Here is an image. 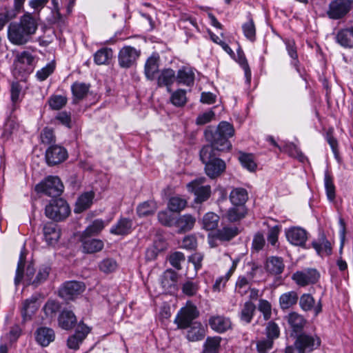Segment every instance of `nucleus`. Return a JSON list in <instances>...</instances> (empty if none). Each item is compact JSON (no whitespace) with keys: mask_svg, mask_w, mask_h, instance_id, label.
Here are the masks:
<instances>
[{"mask_svg":"<svg viewBox=\"0 0 353 353\" xmlns=\"http://www.w3.org/2000/svg\"><path fill=\"white\" fill-rule=\"evenodd\" d=\"M80 241L85 253L92 254L99 252L103 248V242L101 240L92 239V236L81 235Z\"/></svg>","mask_w":353,"mask_h":353,"instance_id":"2eb2a0df","label":"nucleus"},{"mask_svg":"<svg viewBox=\"0 0 353 353\" xmlns=\"http://www.w3.org/2000/svg\"><path fill=\"white\" fill-rule=\"evenodd\" d=\"M70 214V208L65 200L62 198L52 199L46 206V216L54 221H61Z\"/></svg>","mask_w":353,"mask_h":353,"instance_id":"7ed1b4c3","label":"nucleus"},{"mask_svg":"<svg viewBox=\"0 0 353 353\" xmlns=\"http://www.w3.org/2000/svg\"><path fill=\"white\" fill-rule=\"evenodd\" d=\"M220 336L208 337L203 345V353H219Z\"/></svg>","mask_w":353,"mask_h":353,"instance_id":"79ce46f5","label":"nucleus"},{"mask_svg":"<svg viewBox=\"0 0 353 353\" xmlns=\"http://www.w3.org/2000/svg\"><path fill=\"white\" fill-rule=\"evenodd\" d=\"M245 205H234L227 212V218L230 222H236L244 218L246 214Z\"/></svg>","mask_w":353,"mask_h":353,"instance_id":"a19ab883","label":"nucleus"},{"mask_svg":"<svg viewBox=\"0 0 353 353\" xmlns=\"http://www.w3.org/2000/svg\"><path fill=\"white\" fill-rule=\"evenodd\" d=\"M312 247L316 250V252L321 255L325 253L330 255L332 252L330 243L325 239L324 234H322L319 239V242H313Z\"/></svg>","mask_w":353,"mask_h":353,"instance_id":"a18cd8bd","label":"nucleus"},{"mask_svg":"<svg viewBox=\"0 0 353 353\" xmlns=\"http://www.w3.org/2000/svg\"><path fill=\"white\" fill-rule=\"evenodd\" d=\"M286 237L292 245L303 246L307 239V232L299 227H293L286 232Z\"/></svg>","mask_w":353,"mask_h":353,"instance_id":"4468645a","label":"nucleus"},{"mask_svg":"<svg viewBox=\"0 0 353 353\" xmlns=\"http://www.w3.org/2000/svg\"><path fill=\"white\" fill-rule=\"evenodd\" d=\"M205 181L204 177H200L187 185L188 191L194 194L196 203L205 201L211 195V187L209 185H204Z\"/></svg>","mask_w":353,"mask_h":353,"instance_id":"0eeeda50","label":"nucleus"},{"mask_svg":"<svg viewBox=\"0 0 353 353\" xmlns=\"http://www.w3.org/2000/svg\"><path fill=\"white\" fill-rule=\"evenodd\" d=\"M38 28L36 19L26 12L19 22H12L8 27V38L14 45L22 46L27 43L34 34Z\"/></svg>","mask_w":353,"mask_h":353,"instance_id":"f257e3e1","label":"nucleus"},{"mask_svg":"<svg viewBox=\"0 0 353 353\" xmlns=\"http://www.w3.org/2000/svg\"><path fill=\"white\" fill-rule=\"evenodd\" d=\"M299 300V295L295 291H290L281 294L279 297V304L283 310L289 309L296 305Z\"/></svg>","mask_w":353,"mask_h":353,"instance_id":"473e14b6","label":"nucleus"},{"mask_svg":"<svg viewBox=\"0 0 353 353\" xmlns=\"http://www.w3.org/2000/svg\"><path fill=\"white\" fill-rule=\"evenodd\" d=\"M93 197L92 192H85L81 195L76 203L74 212L79 213L88 208L92 203Z\"/></svg>","mask_w":353,"mask_h":353,"instance_id":"ea45409f","label":"nucleus"},{"mask_svg":"<svg viewBox=\"0 0 353 353\" xmlns=\"http://www.w3.org/2000/svg\"><path fill=\"white\" fill-rule=\"evenodd\" d=\"M159 56L158 54H152L150 57L145 64V74L148 79L153 80L155 74L159 71Z\"/></svg>","mask_w":353,"mask_h":353,"instance_id":"bb28decb","label":"nucleus"},{"mask_svg":"<svg viewBox=\"0 0 353 353\" xmlns=\"http://www.w3.org/2000/svg\"><path fill=\"white\" fill-rule=\"evenodd\" d=\"M50 271L51 268L49 265H41L39 268L36 276H34V279L30 281L31 285H33L34 288H37L39 285H40L41 283H43L48 279Z\"/></svg>","mask_w":353,"mask_h":353,"instance_id":"4c0bfd02","label":"nucleus"},{"mask_svg":"<svg viewBox=\"0 0 353 353\" xmlns=\"http://www.w3.org/2000/svg\"><path fill=\"white\" fill-rule=\"evenodd\" d=\"M234 134L233 125L227 121H221L216 128L208 127L204 132L207 141L221 151H227L232 148L228 139Z\"/></svg>","mask_w":353,"mask_h":353,"instance_id":"f03ea898","label":"nucleus"},{"mask_svg":"<svg viewBox=\"0 0 353 353\" xmlns=\"http://www.w3.org/2000/svg\"><path fill=\"white\" fill-rule=\"evenodd\" d=\"M219 216L214 212L206 213L202 220L203 228L206 230H212L217 228Z\"/></svg>","mask_w":353,"mask_h":353,"instance_id":"c03bdc74","label":"nucleus"},{"mask_svg":"<svg viewBox=\"0 0 353 353\" xmlns=\"http://www.w3.org/2000/svg\"><path fill=\"white\" fill-rule=\"evenodd\" d=\"M221 150H216L212 145H204L200 151V159L203 163L212 162L214 159H220L217 157Z\"/></svg>","mask_w":353,"mask_h":353,"instance_id":"c85d7f7f","label":"nucleus"},{"mask_svg":"<svg viewBox=\"0 0 353 353\" xmlns=\"http://www.w3.org/2000/svg\"><path fill=\"white\" fill-rule=\"evenodd\" d=\"M336 42L344 48L353 47V34L349 28L339 30L335 37Z\"/></svg>","mask_w":353,"mask_h":353,"instance_id":"72a5a7b5","label":"nucleus"},{"mask_svg":"<svg viewBox=\"0 0 353 353\" xmlns=\"http://www.w3.org/2000/svg\"><path fill=\"white\" fill-rule=\"evenodd\" d=\"M266 270L272 274H280L284 269V264L282 258L272 256L267 259L265 263Z\"/></svg>","mask_w":353,"mask_h":353,"instance_id":"cd10ccee","label":"nucleus"},{"mask_svg":"<svg viewBox=\"0 0 353 353\" xmlns=\"http://www.w3.org/2000/svg\"><path fill=\"white\" fill-rule=\"evenodd\" d=\"M170 101L175 106H183L187 101L185 91L182 89H179L174 92L170 97Z\"/></svg>","mask_w":353,"mask_h":353,"instance_id":"864d4df0","label":"nucleus"},{"mask_svg":"<svg viewBox=\"0 0 353 353\" xmlns=\"http://www.w3.org/2000/svg\"><path fill=\"white\" fill-rule=\"evenodd\" d=\"M199 312L196 306L192 304H187L178 312L174 323L179 329H185L190 326L192 321L199 316Z\"/></svg>","mask_w":353,"mask_h":353,"instance_id":"423d86ee","label":"nucleus"},{"mask_svg":"<svg viewBox=\"0 0 353 353\" xmlns=\"http://www.w3.org/2000/svg\"><path fill=\"white\" fill-rule=\"evenodd\" d=\"M204 164L205 173L211 179L216 178L225 170V163L221 159Z\"/></svg>","mask_w":353,"mask_h":353,"instance_id":"4be33fe9","label":"nucleus"},{"mask_svg":"<svg viewBox=\"0 0 353 353\" xmlns=\"http://www.w3.org/2000/svg\"><path fill=\"white\" fill-rule=\"evenodd\" d=\"M286 319L293 332L296 334L303 333L306 320L302 315L296 312H292L286 316Z\"/></svg>","mask_w":353,"mask_h":353,"instance_id":"412c9836","label":"nucleus"},{"mask_svg":"<svg viewBox=\"0 0 353 353\" xmlns=\"http://www.w3.org/2000/svg\"><path fill=\"white\" fill-rule=\"evenodd\" d=\"M90 85L85 83L75 82L72 85L71 90L74 97L73 101L77 103L82 100L88 94Z\"/></svg>","mask_w":353,"mask_h":353,"instance_id":"f704fd0d","label":"nucleus"},{"mask_svg":"<svg viewBox=\"0 0 353 353\" xmlns=\"http://www.w3.org/2000/svg\"><path fill=\"white\" fill-rule=\"evenodd\" d=\"M17 58L19 63L26 64L28 66V68L27 69L30 72L32 71L34 66L37 63V59L31 52L28 51H23L19 54Z\"/></svg>","mask_w":353,"mask_h":353,"instance_id":"8fccbe9b","label":"nucleus"},{"mask_svg":"<svg viewBox=\"0 0 353 353\" xmlns=\"http://www.w3.org/2000/svg\"><path fill=\"white\" fill-rule=\"evenodd\" d=\"M273 344L274 341L266 337L256 341V350L259 353H267L272 348Z\"/></svg>","mask_w":353,"mask_h":353,"instance_id":"774afa93","label":"nucleus"},{"mask_svg":"<svg viewBox=\"0 0 353 353\" xmlns=\"http://www.w3.org/2000/svg\"><path fill=\"white\" fill-rule=\"evenodd\" d=\"M112 57V50L110 48H104L96 52L94 56V62L98 65L106 64Z\"/></svg>","mask_w":353,"mask_h":353,"instance_id":"de8ad7c7","label":"nucleus"},{"mask_svg":"<svg viewBox=\"0 0 353 353\" xmlns=\"http://www.w3.org/2000/svg\"><path fill=\"white\" fill-rule=\"evenodd\" d=\"M35 190L48 196L57 197L63 192V185L58 176H48L35 186Z\"/></svg>","mask_w":353,"mask_h":353,"instance_id":"39448f33","label":"nucleus"},{"mask_svg":"<svg viewBox=\"0 0 353 353\" xmlns=\"http://www.w3.org/2000/svg\"><path fill=\"white\" fill-rule=\"evenodd\" d=\"M67 97L63 95H52L48 99V104L51 109L59 110L67 103Z\"/></svg>","mask_w":353,"mask_h":353,"instance_id":"603ef678","label":"nucleus"},{"mask_svg":"<svg viewBox=\"0 0 353 353\" xmlns=\"http://www.w3.org/2000/svg\"><path fill=\"white\" fill-rule=\"evenodd\" d=\"M299 305L301 308L305 311H311L312 309L314 312V316H317L322 311V305L321 301L315 305V301L313 296L310 294H303L299 299Z\"/></svg>","mask_w":353,"mask_h":353,"instance_id":"dca6fc26","label":"nucleus"},{"mask_svg":"<svg viewBox=\"0 0 353 353\" xmlns=\"http://www.w3.org/2000/svg\"><path fill=\"white\" fill-rule=\"evenodd\" d=\"M159 221L165 226L171 227L174 225L175 218L168 211H161L158 213Z\"/></svg>","mask_w":353,"mask_h":353,"instance_id":"e2e57ef3","label":"nucleus"},{"mask_svg":"<svg viewBox=\"0 0 353 353\" xmlns=\"http://www.w3.org/2000/svg\"><path fill=\"white\" fill-rule=\"evenodd\" d=\"M140 55V52L131 46H124L119 51L118 59L121 67L128 68L132 66L137 58Z\"/></svg>","mask_w":353,"mask_h":353,"instance_id":"f8f14e48","label":"nucleus"},{"mask_svg":"<svg viewBox=\"0 0 353 353\" xmlns=\"http://www.w3.org/2000/svg\"><path fill=\"white\" fill-rule=\"evenodd\" d=\"M90 332V328L83 323L80 322L77 327L75 333L68 339V347L73 350L78 349L79 345L85 339Z\"/></svg>","mask_w":353,"mask_h":353,"instance_id":"ddd939ff","label":"nucleus"},{"mask_svg":"<svg viewBox=\"0 0 353 353\" xmlns=\"http://www.w3.org/2000/svg\"><path fill=\"white\" fill-rule=\"evenodd\" d=\"M34 335L37 342L43 347L48 346L55 338L54 330L46 327H39Z\"/></svg>","mask_w":353,"mask_h":353,"instance_id":"aec40b11","label":"nucleus"},{"mask_svg":"<svg viewBox=\"0 0 353 353\" xmlns=\"http://www.w3.org/2000/svg\"><path fill=\"white\" fill-rule=\"evenodd\" d=\"M40 139L42 143L50 145L55 143L56 137L52 129L45 128L40 134Z\"/></svg>","mask_w":353,"mask_h":353,"instance_id":"680f3d73","label":"nucleus"},{"mask_svg":"<svg viewBox=\"0 0 353 353\" xmlns=\"http://www.w3.org/2000/svg\"><path fill=\"white\" fill-rule=\"evenodd\" d=\"M175 79V72L172 69H163L161 71L160 74L157 78V85L159 87L166 86L168 91L171 92L170 87Z\"/></svg>","mask_w":353,"mask_h":353,"instance_id":"a878e982","label":"nucleus"},{"mask_svg":"<svg viewBox=\"0 0 353 353\" xmlns=\"http://www.w3.org/2000/svg\"><path fill=\"white\" fill-rule=\"evenodd\" d=\"M58 321L61 328L70 330L76 325L77 318L73 312L63 310L59 314Z\"/></svg>","mask_w":353,"mask_h":353,"instance_id":"393cba45","label":"nucleus"},{"mask_svg":"<svg viewBox=\"0 0 353 353\" xmlns=\"http://www.w3.org/2000/svg\"><path fill=\"white\" fill-rule=\"evenodd\" d=\"M101 271L108 274L115 271L117 268V263L115 260L112 259H103L99 265Z\"/></svg>","mask_w":353,"mask_h":353,"instance_id":"0e129e2a","label":"nucleus"},{"mask_svg":"<svg viewBox=\"0 0 353 353\" xmlns=\"http://www.w3.org/2000/svg\"><path fill=\"white\" fill-rule=\"evenodd\" d=\"M187 201L179 196H173L170 199L168 208L171 212H180L186 206Z\"/></svg>","mask_w":353,"mask_h":353,"instance_id":"5fc2aeb1","label":"nucleus"},{"mask_svg":"<svg viewBox=\"0 0 353 353\" xmlns=\"http://www.w3.org/2000/svg\"><path fill=\"white\" fill-rule=\"evenodd\" d=\"M195 219L190 214H184L175 219L174 225L179 232H184L192 229L195 223Z\"/></svg>","mask_w":353,"mask_h":353,"instance_id":"c756f323","label":"nucleus"},{"mask_svg":"<svg viewBox=\"0 0 353 353\" xmlns=\"http://www.w3.org/2000/svg\"><path fill=\"white\" fill-rule=\"evenodd\" d=\"M239 159L241 165L248 170L254 171L256 169V164L254 161L252 154L241 152Z\"/></svg>","mask_w":353,"mask_h":353,"instance_id":"6e6d98bb","label":"nucleus"},{"mask_svg":"<svg viewBox=\"0 0 353 353\" xmlns=\"http://www.w3.org/2000/svg\"><path fill=\"white\" fill-rule=\"evenodd\" d=\"M37 298L32 296L25 300L22 303L21 314L23 319L30 318L31 316L38 310L39 305Z\"/></svg>","mask_w":353,"mask_h":353,"instance_id":"7c9ffc66","label":"nucleus"},{"mask_svg":"<svg viewBox=\"0 0 353 353\" xmlns=\"http://www.w3.org/2000/svg\"><path fill=\"white\" fill-rule=\"evenodd\" d=\"M265 334L267 338L274 341L279 338L280 334V329L278 325L274 321H270L265 327Z\"/></svg>","mask_w":353,"mask_h":353,"instance_id":"338daca9","label":"nucleus"},{"mask_svg":"<svg viewBox=\"0 0 353 353\" xmlns=\"http://www.w3.org/2000/svg\"><path fill=\"white\" fill-rule=\"evenodd\" d=\"M176 80L180 84L191 86L194 84V73L191 69L183 68L178 71Z\"/></svg>","mask_w":353,"mask_h":353,"instance_id":"c9c22d12","label":"nucleus"},{"mask_svg":"<svg viewBox=\"0 0 353 353\" xmlns=\"http://www.w3.org/2000/svg\"><path fill=\"white\" fill-rule=\"evenodd\" d=\"M68 157L67 150L60 145L54 144L50 145L46 151L45 158L50 166L57 165L65 161Z\"/></svg>","mask_w":353,"mask_h":353,"instance_id":"6e6552de","label":"nucleus"},{"mask_svg":"<svg viewBox=\"0 0 353 353\" xmlns=\"http://www.w3.org/2000/svg\"><path fill=\"white\" fill-rule=\"evenodd\" d=\"M248 199V192L242 188H234L230 194V200L234 205H245Z\"/></svg>","mask_w":353,"mask_h":353,"instance_id":"2f4dec72","label":"nucleus"},{"mask_svg":"<svg viewBox=\"0 0 353 353\" xmlns=\"http://www.w3.org/2000/svg\"><path fill=\"white\" fill-rule=\"evenodd\" d=\"M104 221L101 219L94 220L91 225L88 226L81 235L93 236L97 235L104 228Z\"/></svg>","mask_w":353,"mask_h":353,"instance_id":"3c124183","label":"nucleus"},{"mask_svg":"<svg viewBox=\"0 0 353 353\" xmlns=\"http://www.w3.org/2000/svg\"><path fill=\"white\" fill-rule=\"evenodd\" d=\"M54 69L55 63L53 62L49 63L45 67L37 72L36 77L38 80L43 81L53 73Z\"/></svg>","mask_w":353,"mask_h":353,"instance_id":"052dcab7","label":"nucleus"},{"mask_svg":"<svg viewBox=\"0 0 353 353\" xmlns=\"http://www.w3.org/2000/svg\"><path fill=\"white\" fill-rule=\"evenodd\" d=\"M43 234L46 242L49 245L57 243L61 236V230L54 223H47L43 226Z\"/></svg>","mask_w":353,"mask_h":353,"instance_id":"a211bd4d","label":"nucleus"},{"mask_svg":"<svg viewBox=\"0 0 353 353\" xmlns=\"http://www.w3.org/2000/svg\"><path fill=\"white\" fill-rule=\"evenodd\" d=\"M239 234V229L234 225H223L218 229L214 237L221 241H230Z\"/></svg>","mask_w":353,"mask_h":353,"instance_id":"f3484780","label":"nucleus"},{"mask_svg":"<svg viewBox=\"0 0 353 353\" xmlns=\"http://www.w3.org/2000/svg\"><path fill=\"white\" fill-rule=\"evenodd\" d=\"M294 347L298 353H310L321 345L320 338L305 332L296 335Z\"/></svg>","mask_w":353,"mask_h":353,"instance_id":"20e7f679","label":"nucleus"},{"mask_svg":"<svg viewBox=\"0 0 353 353\" xmlns=\"http://www.w3.org/2000/svg\"><path fill=\"white\" fill-rule=\"evenodd\" d=\"M178 277V274L172 269L165 271L161 279L163 288L168 292L175 291L177 289Z\"/></svg>","mask_w":353,"mask_h":353,"instance_id":"6ab92c4d","label":"nucleus"},{"mask_svg":"<svg viewBox=\"0 0 353 353\" xmlns=\"http://www.w3.org/2000/svg\"><path fill=\"white\" fill-rule=\"evenodd\" d=\"M242 29L244 33V35L246 38H248L251 41H254L256 38V28L254 23V21L252 19H250L249 21L245 23Z\"/></svg>","mask_w":353,"mask_h":353,"instance_id":"13d9d810","label":"nucleus"},{"mask_svg":"<svg viewBox=\"0 0 353 353\" xmlns=\"http://www.w3.org/2000/svg\"><path fill=\"white\" fill-rule=\"evenodd\" d=\"M236 268V262L233 261L232 267L228 270V272L226 273V274L224 276H221L216 280L214 284L213 285V290L214 291H220L221 283H223V287L225 285V284L226 283V282L229 280V279L230 278L232 274L234 273Z\"/></svg>","mask_w":353,"mask_h":353,"instance_id":"4d7b16f0","label":"nucleus"},{"mask_svg":"<svg viewBox=\"0 0 353 353\" xmlns=\"http://www.w3.org/2000/svg\"><path fill=\"white\" fill-rule=\"evenodd\" d=\"M350 0H334L329 6L327 14L330 18L339 19L343 17L350 10Z\"/></svg>","mask_w":353,"mask_h":353,"instance_id":"9b49d317","label":"nucleus"},{"mask_svg":"<svg viewBox=\"0 0 353 353\" xmlns=\"http://www.w3.org/2000/svg\"><path fill=\"white\" fill-rule=\"evenodd\" d=\"M250 289L248 279L245 276H239L236 283V292L241 296H244Z\"/></svg>","mask_w":353,"mask_h":353,"instance_id":"69168bd1","label":"nucleus"},{"mask_svg":"<svg viewBox=\"0 0 353 353\" xmlns=\"http://www.w3.org/2000/svg\"><path fill=\"white\" fill-rule=\"evenodd\" d=\"M324 184L327 199L330 201H334L336 196L335 185L334 184L333 177L328 170L325 172Z\"/></svg>","mask_w":353,"mask_h":353,"instance_id":"49530a36","label":"nucleus"},{"mask_svg":"<svg viewBox=\"0 0 353 353\" xmlns=\"http://www.w3.org/2000/svg\"><path fill=\"white\" fill-rule=\"evenodd\" d=\"M132 221L127 218H121L110 229V233L114 235H127L132 231Z\"/></svg>","mask_w":353,"mask_h":353,"instance_id":"b1692460","label":"nucleus"},{"mask_svg":"<svg viewBox=\"0 0 353 353\" xmlns=\"http://www.w3.org/2000/svg\"><path fill=\"white\" fill-rule=\"evenodd\" d=\"M84 290L85 285L83 283L70 281L65 282L62 285L59 289V294L65 300H71L83 292Z\"/></svg>","mask_w":353,"mask_h":353,"instance_id":"9d476101","label":"nucleus"},{"mask_svg":"<svg viewBox=\"0 0 353 353\" xmlns=\"http://www.w3.org/2000/svg\"><path fill=\"white\" fill-rule=\"evenodd\" d=\"M157 209V203L152 201H147L140 203L137 212L139 216H147L153 214Z\"/></svg>","mask_w":353,"mask_h":353,"instance_id":"58836bf2","label":"nucleus"},{"mask_svg":"<svg viewBox=\"0 0 353 353\" xmlns=\"http://www.w3.org/2000/svg\"><path fill=\"white\" fill-rule=\"evenodd\" d=\"M255 310L256 305L250 301H246L239 313L241 321L247 324L251 323Z\"/></svg>","mask_w":353,"mask_h":353,"instance_id":"e433bc0d","label":"nucleus"},{"mask_svg":"<svg viewBox=\"0 0 353 353\" xmlns=\"http://www.w3.org/2000/svg\"><path fill=\"white\" fill-rule=\"evenodd\" d=\"M209 325L213 330L223 333L230 328L231 322L228 318L225 316H214L210 318Z\"/></svg>","mask_w":353,"mask_h":353,"instance_id":"5701e85b","label":"nucleus"},{"mask_svg":"<svg viewBox=\"0 0 353 353\" xmlns=\"http://www.w3.org/2000/svg\"><path fill=\"white\" fill-rule=\"evenodd\" d=\"M53 8L52 9L51 22L59 26H63L65 23V17L61 14L59 3L57 0H52Z\"/></svg>","mask_w":353,"mask_h":353,"instance_id":"09e8293b","label":"nucleus"},{"mask_svg":"<svg viewBox=\"0 0 353 353\" xmlns=\"http://www.w3.org/2000/svg\"><path fill=\"white\" fill-rule=\"evenodd\" d=\"M182 292L184 294L188 296L195 295L199 290L198 282H194L190 280L186 281L182 285Z\"/></svg>","mask_w":353,"mask_h":353,"instance_id":"bf43d9fd","label":"nucleus"},{"mask_svg":"<svg viewBox=\"0 0 353 353\" xmlns=\"http://www.w3.org/2000/svg\"><path fill=\"white\" fill-rule=\"evenodd\" d=\"M319 277V272L312 268L297 271L292 276L297 285L303 287L316 283Z\"/></svg>","mask_w":353,"mask_h":353,"instance_id":"1a4fd4ad","label":"nucleus"},{"mask_svg":"<svg viewBox=\"0 0 353 353\" xmlns=\"http://www.w3.org/2000/svg\"><path fill=\"white\" fill-rule=\"evenodd\" d=\"M205 336V330L200 323L191 327L187 333V339L191 341H201Z\"/></svg>","mask_w":353,"mask_h":353,"instance_id":"37998d69","label":"nucleus"}]
</instances>
